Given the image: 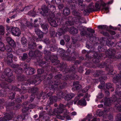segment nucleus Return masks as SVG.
Masks as SVG:
<instances>
[{
	"label": "nucleus",
	"instance_id": "obj_8",
	"mask_svg": "<svg viewBox=\"0 0 121 121\" xmlns=\"http://www.w3.org/2000/svg\"><path fill=\"white\" fill-rule=\"evenodd\" d=\"M38 74L34 76L35 79L34 80H31L30 81L29 80L28 82H30L31 84H35L37 85L41 81V80L39 78V74H42L44 72V70L42 69H38Z\"/></svg>",
	"mask_w": 121,
	"mask_h": 121
},
{
	"label": "nucleus",
	"instance_id": "obj_20",
	"mask_svg": "<svg viewBox=\"0 0 121 121\" xmlns=\"http://www.w3.org/2000/svg\"><path fill=\"white\" fill-rule=\"evenodd\" d=\"M35 32L40 38H42L43 37V33L40 30L36 28L35 29Z\"/></svg>",
	"mask_w": 121,
	"mask_h": 121
},
{
	"label": "nucleus",
	"instance_id": "obj_29",
	"mask_svg": "<svg viewBox=\"0 0 121 121\" xmlns=\"http://www.w3.org/2000/svg\"><path fill=\"white\" fill-rule=\"evenodd\" d=\"M78 104L81 106H85L86 104V101L84 99H81L78 101Z\"/></svg>",
	"mask_w": 121,
	"mask_h": 121
},
{
	"label": "nucleus",
	"instance_id": "obj_64",
	"mask_svg": "<svg viewBox=\"0 0 121 121\" xmlns=\"http://www.w3.org/2000/svg\"><path fill=\"white\" fill-rule=\"evenodd\" d=\"M8 119H6L4 117H1L0 118V121H7Z\"/></svg>",
	"mask_w": 121,
	"mask_h": 121
},
{
	"label": "nucleus",
	"instance_id": "obj_19",
	"mask_svg": "<svg viewBox=\"0 0 121 121\" xmlns=\"http://www.w3.org/2000/svg\"><path fill=\"white\" fill-rule=\"evenodd\" d=\"M108 119L111 121H112L113 117L112 115H110L108 117ZM116 121H121V114L118 113L116 115L115 117ZM108 121V120H107Z\"/></svg>",
	"mask_w": 121,
	"mask_h": 121
},
{
	"label": "nucleus",
	"instance_id": "obj_32",
	"mask_svg": "<svg viewBox=\"0 0 121 121\" xmlns=\"http://www.w3.org/2000/svg\"><path fill=\"white\" fill-rule=\"evenodd\" d=\"M87 30L89 32V33H88V34H90L91 35L92 34V37H90V39L91 41L92 40V39H93V34L94 33H95V31L93 29L91 28H88L87 29Z\"/></svg>",
	"mask_w": 121,
	"mask_h": 121
},
{
	"label": "nucleus",
	"instance_id": "obj_2",
	"mask_svg": "<svg viewBox=\"0 0 121 121\" xmlns=\"http://www.w3.org/2000/svg\"><path fill=\"white\" fill-rule=\"evenodd\" d=\"M76 75L74 74L73 75H72L70 77L68 75L63 78L61 74H58L55 77V80L54 82H50L49 87L50 89H52L54 91L58 90L59 87L60 89H63L66 85L67 83L65 82L62 81V80H67L69 79V77H72L73 78H74Z\"/></svg>",
	"mask_w": 121,
	"mask_h": 121
},
{
	"label": "nucleus",
	"instance_id": "obj_18",
	"mask_svg": "<svg viewBox=\"0 0 121 121\" xmlns=\"http://www.w3.org/2000/svg\"><path fill=\"white\" fill-rule=\"evenodd\" d=\"M13 56L12 54L10 53H7L6 61L8 65H10L12 64L13 61Z\"/></svg>",
	"mask_w": 121,
	"mask_h": 121
},
{
	"label": "nucleus",
	"instance_id": "obj_28",
	"mask_svg": "<svg viewBox=\"0 0 121 121\" xmlns=\"http://www.w3.org/2000/svg\"><path fill=\"white\" fill-rule=\"evenodd\" d=\"M73 85L75 86L76 89L77 90H78L81 87V85L79 84V82L76 81L73 82Z\"/></svg>",
	"mask_w": 121,
	"mask_h": 121
},
{
	"label": "nucleus",
	"instance_id": "obj_5",
	"mask_svg": "<svg viewBox=\"0 0 121 121\" xmlns=\"http://www.w3.org/2000/svg\"><path fill=\"white\" fill-rule=\"evenodd\" d=\"M65 51L62 49L60 51V54L62 59L71 61H74L76 59L77 54L75 52H74L71 53V57H69V56L65 54Z\"/></svg>",
	"mask_w": 121,
	"mask_h": 121
},
{
	"label": "nucleus",
	"instance_id": "obj_11",
	"mask_svg": "<svg viewBox=\"0 0 121 121\" xmlns=\"http://www.w3.org/2000/svg\"><path fill=\"white\" fill-rule=\"evenodd\" d=\"M66 105L60 104L59 105V108H55L53 112L54 113L59 114L62 113L64 111L66 113L67 112V110L65 108Z\"/></svg>",
	"mask_w": 121,
	"mask_h": 121
},
{
	"label": "nucleus",
	"instance_id": "obj_37",
	"mask_svg": "<svg viewBox=\"0 0 121 121\" xmlns=\"http://www.w3.org/2000/svg\"><path fill=\"white\" fill-rule=\"evenodd\" d=\"M105 46L104 45L102 46H99L98 48V50L99 52H104L105 50V49L104 48Z\"/></svg>",
	"mask_w": 121,
	"mask_h": 121
},
{
	"label": "nucleus",
	"instance_id": "obj_34",
	"mask_svg": "<svg viewBox=\"0 0 121 121\" xmlns=\"http://www.w3.org/2000/svg\"><path fill=\"white\" fill-rule=\"evenodd\" d=\"M38 89L37 87L33 88L30 89L28 91V92L31 93H34L35 92L38 91Z\"/></svg>",
	"mask_w": 121,
	"mask_h": 121
},
{
	"label": "nucleus",
	"instance_id": "obj_48",
	"mask_svg": "<svg viewBox=\"0 0 121 121\" xmlns=\"http://www.w3.org/2000/svg\"><path fill=\"white\" fill-rule=\"evenodd\" d=\"M113 43L112 41H108L107 42V45L110 47H112Z\"/></svg>",
	"mask_w": 121,
	"mask_h": 121
},
{
	"label": "nucleus",
	"instance_id": "obj_56",
	"mask_svg": "<svg viewBox=\"0 0 121 121\" xmlns=\"http://www.w3.org/2000/svg\"><path fill=\"white\" fill-rule=\"evenodd\" d=\"M14 104V102H11L10 103H9V105L8 106H6V108L7 109L8 108H9V106H12Z\"/></svg>",
	"mask_w": 121,
	"mask_h": 121
},
{
	"label": "nucleus",
	"instance_id": "obj_13",
	"mask_svg": "<svg viewBox=\"0 0 121 121\" xmlns=\"http://www.w3.org/2000/svg\"><path fill=\"white\" fill-rule=\"evenodd\" d=\"M78 29L79 30L81 31L80 33V34L82 36H86L87 37H92V34L91 35L88 34V33H87L86 28L83 26H80L78 27Z\"/></svg>",
	"mask_w": 121,
	"mask_h": 121
},
{
	"label": "nucleus",
	"instance_id": "obj_7",
	"mask_svg": "<svg viewBox=\"0 0 121 121\" xmlns=\"http://www.w3.org/2000/svg\"><path fill=\"white\" fill-rule=\"evenodd\" d=\"M48 7H50L49 9H48L47 6L45 5H43L42 8V11L40 12V13L43 15H45V14L48 13L49 12H50L52 13H54L56 10V8L54 6L52 5L51 6L50 4L48 5Z\"/></svg>",
	"mask_w": 121,
	"mask_h": 121
},
{
	"label": "nucleus",
	"instance_id": "obj_40",
	"mask_svg": "<svg viewBox=\"0 0 121 121\" xmlns=\"http://www.w3.org/2000/svg\"><path fill=\"white\" fill-rule=\"evenodd\" d=\"M107 77L105 76H102L100 77L99 78V80L103 84H104V81L106 79Z\"/></svg>",
	"mask_w": 121,
	"mask_h": 121
},
{
	"label": "nucleus",
	"instance_id": "obj_1",
	"mask_svg": "<svg viewBox=\"0 0 121 121\" xmlns=\"http://www.w3.org/2000/svg\"><path fill=\"white\" fill-rule=\"evenodd\" d=\"M72 13L76 17L73 18L72 22L69 21H67L65 22V25H62V26H63V30H64V29H65V27L68 28V30L66 32L69 31L71 34H76L78 32V30L77 29L73 27H69L68 26L73 25L74 23L77 24L80 23V24H82V21L84 20V18L81 17L82 15L81 13L76 11H73Z\"/></svg>",
	"mask_w": 121,
	"mask_h": 121
},
{
	"label": "nucleus",
	"instance_id": "obj_49",
	"mask_svg": "<svg viewBox=\"0 0 121 121\" xmlns=\"http://www.w3.org/2000/svg\"><path fill=\"white\" fill-rule=\"evenodd\" d=\"M111 104V101L109 100V99H108L106 101V100L104 102L105 105L109 106Z\"/></svg>",
	"mask_w": 121,
	"mask_h": 121
},
{
	"label": "nucleus",
	"instance_id": "obj_55",
	"mask_svg": "<svg viewBox=\"0 0 121 121\" xmlns=\"http://www.w3.org/2000/svg\"><path fill=\"white\" fill-rule=\"evenodd\" d=\"M80 99V97L79 96H76L74 99L73 102H74V104H76V102Z\"/></svg>",
	"mask_w": 121,
	"mask_h": 121
},
{
	"label": "nucleus",
	"instance_id": "obj_50",
	"mask_svg": "<svg viewBox=\"0 0 121 121\" xmlns=\"http://www.w3.org/2000/svg\"><path fill=\"white\" fill-rule=\"evenodd\" d=\"M18 80L20 81H23L25 80V77L24 76L18 77Z\"/></svg>",
	"mask_w": 121,
	"mask_h": 121
},
{
	"label": "nucleus",
	"instance_id": "obj_4",
	"mask_svg": "<svg viewBox=\"0 0 121 121\" xmlns=\"http://www.w3.org/2000/svg\"><path fill=\"white\" fill-rule=\"evenodd\" d=\"M115 54V50L112 48L109 49L105 52V55L109 59L106 60L104 65L107 66L106 70L108 71H109V74H112L113 71V67L110 65H109V64L111 63L112 62V61L110 59H114L116 57Z\"/></svg>",
	"mask_w": 121,
	"mask_h": 121
},
{
	"label": "nucleus",
	"instance_id": "obj_46",
	"mask_svg": "<svg viewBox=\"0 0 121 121\" xmlns=\"http://www.w3.org/2000/svg\"><path fill=\"white\" fill-rule=\"evenodd\" d=\"M64 39L65 41L67 42H69L70 39V37L67 35L64 36Z\"/></svg>",
	"mask_w": 121,
	"mask_h": 121
},
{
	"label": "nucleus",
	"instance_id": "obj_44",
	"mask_svg": "<svg viewBox=\"0 0 121 121\" xmlns=\"http://www.w3.org/2000/svg\"><path fill=\"white\" fill-rule=\"evenodd\" d=\"M9 45H10L11 46L14 47L15 46V43L14 41L12 39L9 41Z\"/></svg>",
	"mask_w": 121,
	"mask_h": 121
},
{
	"label": "nucleus",
	"instance_id": "obj_17",
	"mask_svg": "<svg viewBox=\"0 0 121 121\" xmlns=\"http://www.w3.org/2000/svg\"><path fill=\"white\" fill-rule=\"evenodd\" d=\"M25 71V73L28 75L32 74L34 73L35 71L34 68L30 67L27 68H25L24 69Z\"/></svg>",
	"mask_w": 121,
	"mask_h": 121
},
{
	"label": "nucleus",
	"instance_id": "obj_58",
	"mask_svg": "<svg viewBox=\"0 0 121 121\" xmlns=\"http://www.w3.org/2000/svg\"><path fill=\"white\" fill-rule=\"evenodd\" d=\"M12 89L15 91H20V89L16 87H13L12 86Z\"/></svg>",
	"mask_w": 121,
	"mask_h": 121
},
{
	"label": "nucleus",
	"instance_id": "obj_53",
	"mask_svg": "<svg viewBox=\"0 0 121 121\" xmlns=\"http://www.w3.org/2000/svg\"><path fill=\"white\" fill-rule=\"evenodd\" d=\"M119 89V88L117 87L115 90L116 93L117 95H118V96H119V95L121 94V91H118Z\"/></svg>",
	"mask_w": 121,
	"mask_h": 121
},
{
	"label": "nucleus",
	"instance_id": "obj_30",
	"mask_svg": "<svg viewBox=\"0 0 121 121\" xmlns=\"http://www.w3.org/2000/svg\"><path fill=\"white\" fill-rule=\"evenodd\" d=\"M28 45L29 48L30 49H34L36 48V45L35 43L33 42L31 44H30V43H29Z\"/></svg>",
	"mask_w": 121,
	"mask_h": 121
},
{
	"label": "nucleus",
	"instance_id": "obj_57",
	"mask_svg": "<svg viewBox=\"0 0 121 121\" xmlns=\"http://www.w3.org/2000/svg\"><path fill=\"white\" fill-rule=\"evenodd\" d=\"M88 87H86V88H84L82 90V92L83 93H85L87 92L89 88H90V86H88Z\"/></svg>",
	"mask_w": 121,
	"mask_h": 121
},
{
	"label": "nucleus",
	"instance_id": "obj_26",
	"mask_svg": "<svg viewBox=\"0 0 121 121\" xmlns=\"http://www.w3.org/2000/svg\"><path fill=\"white\" fill-rule=\"evenodd\" d=\"M4 117L6 119L8 118L7 121H9L12 119L13 117V115L12 113H6Z\"/></svg>",
	"mask_w": 121,
	"mask_h": 121
},
{
	"label": "nucleus",
	"instance_id": "obj_51",
	"mask_svg": "<svg viewBox=\"0 0 121 121\" xmlns=\"http://www.w3.org/2000/svg\"><path fill=\"white\" fill-rule=\"evenodd\" d=\"M28 58L27 54L24 53L22 57V59L23 60H25Z\"/></svg>",
	"mask_w": 121,
	"mask_h": 121
},
{
	"label": "nucleus",
	"instance_id": "obj_27",
	"mask_svg": "<svg viewBox=\"0 0 121 121\" xmlns=\"http://www.w3.org/2000/svg\"><path fill=\"white\" fill-rule=\"evenodd\" d=\"M75 70V69L74 68V66H73L72 67L70 70H69V69H68L66 68H65L64 69V70L63 71L65 72V73H68V72L70 73L71 72H74Z\"/></svg>",
	"mask_w": 121,
	"mask_h": 121
},
{
	"label": "nucleus",
	"instance_id": "obj_22",
	"mask_svg": "<svg viewBox=\"0 0 121 121\" xmlns=\"http://www.w3.org/2000/svg\"><path fill=\"white\" fill-rule=\"evenodd\" d=\"M87 116V119L88 120L87 121H99V119L98 118L97 119L95 118H94L93 119L91 120V119H92L93 117V116L91 115L88 114Z\"/></svg>",
	"mask_w": 121,
	"mask_h": 121
},
{
	"label": "nucleus",
	"instance_id": "obj_25",
	"mask_svg": "<svg viewBox=\"0 0 121 121\" xmlns=\"http://www.w3.org/2000/svg\"><path fill=\"white\" fill-rule=\"evenodd\" d=\"M74 95V94L71 93L67 94L65 97V100L68 101L72 98Z\"/></svg>",
	"mask_w": 121,
	"mask_h": 121
},
{
	"label": "nucleus",
	"instance_id": "obj_60",
	"mask_svg": "<svg viewBox=\"0 0 121 121\" xmlns=\"http://www.w3.org/2000/svg\"><path fill=\"white\" fill-rule=\"evenodd\" d=\"M29 109V107H26L25 108H23L22 109V112H25L27 111Z\"/></svg>",
	"mask_w": 121,
	"mask_h": 121
},
{
	"label": "nucleus",
	"instance_id": "obj_59",
	"mask_svg": "<svg viewBox=\"0 0 121 121\" xmlns=\"http://www.w3.org/2000/svg\"><path fill=\"white\" fill-rule=\"evenodd\" d=\"M44 42L47 44H49L50 43V41L48 39H44Z\"/></svg>",
	"mask_w": 121,
	"mask_h": 121
},
{
	"label": "nucleus",
	"instance_id": "obj_61",
	"mask_svg": "<svg viewBox=\"0 0 121 121\" xmlns=\"http://www.w3.org/2000/svg\"><path fill=\"white\" fill-rule=\"evenodd\" d=\"M101 33L104 35L107 36H109L108 33L107 31L104 32L103 31H102Z\"/></svg>",
	"mask_w": 121,
	"mask_h": 121
},
{
	"label": "nucleus",
	"instance_id": "obj_63",
	"mask_svg": "<svg viewBox=\"0 0 121 121\" xmlns=\"http://www.w3.org/2000/svg\"><path fill=\"white\" fill-rule=\"evenodd\" d=\"M104 97V95L102 93H100L99 94L98 96V97L100 99H101Z\"/></svg>",
	"mask_w": 121,
	"mask_h": 121
},
{
	"label": "nucleus",
	"instance_id": "obj_21",
	"mask_svg": "<svg viewBox=\"0 0 121 121\" xmlns=\"http://www.w3.org/2000/svg\"><path fill=\"white\" fill-rule=\"evenodd\" d=\"M103 55L102 53H100L98 54L97 52H95L94 55V58H95L96 60H99L101 59L103 56Z\"/></svg>",
	"mask_w": 121,
	"mask_h": 121
},
{
	"label": "nucleus",
	"instance_id": "obj_47",
	"mask_svg": "<svg viewBox=\"0 0 121 121\" xmlns=\"http://www.w3.org/2000/svg\"><path fill=\"white\" fill-rule=\"evenodd\" d=\"M103 73V72L102 71H97L96 73V76L98 77L100 75L102 74Z\"/></svg>",
	"mask_w": 121,
	"mask_h": 121
},
{
	"label": "nucleus",
	"instance_id": "obj_24",
	"mask_svg": "<svg viewBox=\"0 0 121 121\" xmlns=\"http://www.w3.org/2000/svg\"><path fill=\"white\" fill-rule=\"evenodd\" d=\"M63 14L66 16L68 15L70 13V11L69 9L67 8H65L63 10Z\"/></svg>",
	"mask_w": 121,
	"mask_h": 121
},
{
	"label": "nucleus",
	"instance_id": "obj_38",
	"mask_svg": "<svg viewBox=\"0 0 121 121\" xmlns=\"http://www.w3.org/2000/svg\"><path fill=\"white\" fill-rule=\"evenodd\" d=\"M4 29L2 26H0V35H3L4 34Z\"/></svg>",
	"mask_w": 121,
	"mask_h": 121
},
{
	"label": "nucleus",
	"instance_id": "obj_14",
	"mask_svg": "<svg viewBox=\"0 0 121 121\" xmlns=\"http://www.w3.org/2000/svg\"><path fill=\"white\" fill-rule=\"evenodd\" d=\"M55 19L54 18H51L48 19V21L51 26L54 27H56L59 24V21H60V19L59 18ZM60 23L59 22V24H60Z\"/></svg>",
	"mask_w": 121,
	"mask_h": 121
},
{
	"label": "nucleus",
	"instance_id": "obj_31",
	"mask_svg": "<svg viewBox=\"0 0 121 121\" xmlns=\"http://www.w3.org/2000/svg\"><path fill=\"white\" fill-rule=\"evenodd\" d=\"M116 96L114 95L113 96V99H112V101L113 102H115L116 101L118 102H121V96H120L118 99H117Z\"/></svg>",
	"mask_w": 121,
	"mask_h": 121
},
{
	"label": "nucleus",
	"instance_id": "obj_45",
	"mask_svg": "<svg viewBox=\"0 0 121 121\" xmlns=\"http://www.w3.org/2000/svg\"><path fill=\"white\" fill-rule=\"evenodd\" d=\"M51 62L52 63V65H55L58 64L60 62L58 60H54L52 61Z\"/></svg>",
	"mask_w": 121,
	"mask_h": 121
},
{
	"label": "nucleus",
	"instance_id": "obj_9",
	"mask_svg": "<svg viewBox=\"0 0 121 121\" xmlns=\"http://www.w3.org/2000/svg\"><path fill=\"white\" fill-rule=\"evenodd\" d=\"M61 27L60 28L59 30V31L56 33L54 30H51L50 31V35L52 37H54L56 36L57 34L59 36H61L62 35L64 34L65 32L68 30V27H65V29H64V30H63L62 25L60 26Z\"/></svg>",
	"mask_w": 121,
	"mask_h": 121
},
{
	"label": "nucleus",
	"instance_id": "obj_3",
	"mask_svg": "<svg viewBox=\"0 0 121 121\" xmlns=\"http://www.w3.org/2000/svg\"><path fill=\"white\" fill-rule=\"evenodd\" d=\"M107 4L104 2L102 0L97 1L95 3V6L94 4L91 2L88 5L86 9L85 10L84 13L86 14L92 11H99L101 9H104L105 10H108V8L106 7Z\"/></svg>",
	"mask_w": 121,
	"mask_h": 121
},
{
	"label": "nucleus",
	"instance_id": "obj_35",
	"mask_svg": "<svg viewBox=\"0 0 121 121\" xmlns=\"http://www.w3.org/2000/svg\"><path fill=\"white\" fill-rule=\"evenodd\" d=\"M25 118V117L23 115H21L18 116L17 118V121H22Z\"/></svg>",
	"mask_w": 121,
	"mask_h": 121
},
{
	"label": "nucleus",
	"instance_id": "obj_41",
	"mask_svg": "<svg viewBox=\"0 0 121 121\" xmlns=\"http://www.w3.org/2000/svg\"><path fill=\"white\" fill-rule=\"evenodd\" d=\"M23 71L22 68L21 67H18L17 69H16V70L15 71V72L17 73H21L20 72L22 73L23 72Z\"/></svg>",
	"mask_w": 121,
	"mask_h": 121
},
{
	"label": "nucleus",
	"instance_id": "obj_52",
	"mask_svg": "<svg viewBox=\"0 0 121 121\" xmlns=\"http://www.w3.org/2000/svg\"><path fill=\"white\" fill-rule=\"evenodd\" d=\"M106 88L109 89L112 88V84L110 83H108L106 84Z\"/></svg>",
	"mask_w": 121,
	"mask_h": 121
},
{
	"label": "nucleus",
	"instance_id": "obj_42",
	"mask_svg": "<svg viewBox=\"0 0 121 121\" xmlns=\"http://www.w3.org/2000/svg\"><path fill=\"white\" fill-rule=\"evenodd\" d=\"M115 108L117 110L121 112V105L120 104L116 105L115 107Z\"/></svg>",
	"mask_w": 121,
	"mask_h": 121
},
{
	"label": "nucleus",
	"instance_id": "obj_15",
	"mask_svg": "<svg viewBox=\"0 0 121 121\" xmlns=\"http://www.w3.org/2000/svg\"><path fill=\"white\" fill-rule=\"evenodd\" d=\"M41 52L38 50H36L34 52L32 50L30 51L29 53V56L32 58L36 57L41 56Z\"/></svg>",
	"mask_w": 121,
	"mask_h": 121
},
{
	"label": "nucleus",
	"instance_id": "obj_16",
	"mask_svg": "<svg viewBox=\"0 0 121 121\" xmlns=\"http://www.w3.org/2000/svg\"><path fill=\"white\" fill-rule=\"evenodd\" d=\"M113 81L114 83L118 82L121 86V72L120 74L117 75L114 77Z\"/></svg>",
	"mask_w": 121,
	"mask_h": 121
},
{
	"label": "nucleus",
	"instance_id": "obj_43",
	"mask_svg": "<svg viewBox=\"0 0 121 121\" xmlns=\"http://www.w3.org/2000/svg\"><path fill=\"white\" fill-rule=\"evenodd\" d=\"M98 28L101 30H105L107 28V26L106 25H100L98 26Z\"/></svg>",
	"mask_w": 121,
	"mask_h": 121
},
{
	"label": "nucleus",
	"instance_id": "obj_10",
	"mask_svg": "<svg viewBox=\"0 0 121 121\" xmlns=\"http://www.w3.org/2000/svg\"><path fill=\"white\" fill-rule=\"evenodd\" d=\"M8 32H11L12 34L16 36H19L21 34V31L20 29L17 27H7Z\"/></svg>",
	"mask_w": 121,
	"mask_h": 121
},
{
	"label": "nucleus",
	"instance_id": "obj_36",
	"mask_svg": "<svg viewBox=\"0 0 121 121\" xmlns=\"http://www.w3.org/2000/svg\"><path fill=\"white\" fill-rule=\"evenodd\" d=\"M5 49V48L4 43L0 42V50L2 51H4Z\"/></svg>",
	"mask_w": 121,
	"mask_h": 121
},
{
	"label": "nucleus",
	"instance_id": "obj_54",
	"mask_svg": "<svg viewBox=\"0 0 121 121\" xmlns=\"http://www.w3.org/2000/svg\"><path fill=\"white\" fill-rule=\"evenodd\" d=\"M43 52L45 55L47 56H48L51 54L50 52L49 51H47L46 50H44V51Z\"/></svg>",
	"mask_w": 121,
	"mask_h": 121
},
{
	"label": "nucleus",
	"instance_id": "obj_62",
	"mask_svg": "<svg viewBox=\"0 0 121 121\" xmlns=\"http://www.w3.org/2000/svg\"><path fill=\"white\" fill-rule=\"evenodd\" d=\"M7 85V84L5 82H4L2 83L1 84V86L2 88H3L6 86V85Z\"/></svg>",
	"mask_w": 121,
	"mask_h": 121
},
{
	"label": "nucleus",
	"instance_id": "obj_12",
	"mask_svg": "<svg viewBox=\"0 0 121 121\" xmlns=\"http://www.w3.org/2000/svg\"><path fill=\"white\" fill-rule=\"evenodd\" d=\"M65 93L62 92H60L58 94L57 96H53L49 98V99L51 102H56L58 99H60L61 98H63L64 96Z\"/></svg>",
	"mask_w": 121,
	"mask_h": 121
},
{
	"label": "nucleus",
	"instance_id": "obj_33",
	"mask_svg": "<svg viewBox=\"0 0 121 121\" xmlns=\"http://www.w3.org/2000/svg\"><path fill=\"white\" fill-rule=\"evenodd\" d=\"M6 51L9 52H12V47L10 45H7L5 49Z\"/></svg>",
	"mask_w": 121,
	"mask_h": 121
},
{
	"label": "nucleus",
	"instance_id": "obj_39",
	"mask_svg": "<svg viewBox=\"0 0 121 121\" xmlns=\"http://www.w3.org/2000/svg\"><path fill=\"white\" fill-rule=\"evenodd\" d=\"M26 39L24 37L22 38L21 40V43L23 45H25L27 43Z\"/></svg>",
	"mask_w": 121,
	"mask_h": 121
},
{
	"label": "nucleus",
	"instance_id": "obj_23",
	"mask_svg": "<svg viewBox=\"0 0 121 121\" xmlns=\"http://www.w3.org/2000/svg\"><path fill=\"white\" fill-rule=\"evenodd\" d=\"M48 25L46 24H43L41 26V27L43 29V31L44 32V33L46 34L48 32Z\"/></svg>",
	"mask_w": 121,
	"mask_h": 121
},
{
	"label": "nucleus",
	"instance_id": "obj_6",
	"mask_svg": "<svg viewBox=\"0 0 121 121\" xmlns=\"http://www.w3.org/2000/svg\"><path fill=\"white\" fill-rule=\"evenodd\" d=\"M12 71L9 68H7L4 71V72L2 74L1 77L3 78H6L5 80L9 82H11L13 80L10 77L13 75Z\"/></svg>",
	"mask_w": 121,
	"mask_h": 121
}]
</instances>
